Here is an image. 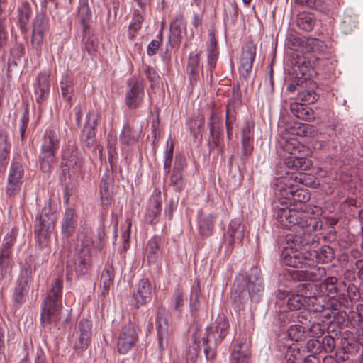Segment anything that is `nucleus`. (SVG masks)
<instances>
[{"instance_id":"nucleus-1","label":"nucleus","mask_w":363,"mask_h":363,"mask_svg":"<svg viewBox=\"0 0 363 363\" xmlns=\"http://www.w3.org/2000/svg\"><path fill=\"white\" fill-rule=\"evenodd\" d=\"M299 209L289 207L279 208L276 214L278 225L284 228H294L296 231L295 240L301 245H317L319 237L315 233L322 228V222L315 217H310L308 213Z\"/></svg>"},{"instance_id":"nucleus-2","label":"nucleus","mask_w":363,"mask_h":363,"mask_svg":"<svg viewBox=\"0 0 363 363\" xmlns=\"http://www.w3.org/2000/svg\"><path fill=\"white\" fill-rule=\"evenodd\" d=\"M263 291L261 272L258 269L253 268L247 277L240 274L236 277L232 287L231 299L240 308L249 298L258 301Z\"/></svg>"},{"instance_id":"nucleus-3","label":"nucleus","mask_w":363,"mask_h":363,"mask_svg":"<svg viewBox=\"0 0 363 363\" xmlns=\"http://www.w3.org/2000/svg\"><path fill=\"white\" fill-rule=\"evenodd\" d=\"M62 279H55L42 303L40 322L43 325L57 323L60 320L62 308Z\"/></svg>"},{"instance_id":"nucleus-4","label":"nucleus","mask_w":363,"mask_h":363,"mask_svg":"<svg viewBox=\"0 0 363 363\" xmlns=\"http://www.w3.org/2000/svg\"><path fill=\"white\" fill-rule=\"evenodd\" d=\"M229 323L224 315H219L206 328V337L203 338V343L207 346L204 348V353L207 360L213 359L216 353V346L220 344L228 333Z\"/></svg>"},{"instance_id":"nucleus-5","label":"nucleus","mask_w":363,"mask_h":363,"mask_svg":"<svg viewBox=\"0 0 363 363\" xmlns=\"http://www.w3.org/2000/svg\"><path fill=\"white\" fill-rule=\"evenodd\" d=\"M284 183L286 187L281 189V195L284 196L290 203L291 202L300 203L301 205L310 198L309 194L302 189L298 188V184L306 186H311L314 183L313 177L303 172L292 174Z\"/></svg>"},{"instance_id":"nucleus-6","label":"nucleus","mask_w":363,"mask_h":363,"mask_svg":"<svg viewBox=\"0 0 363 363\" xmlns=\"http://www.w3.org/2000/svg\"><path fill=\"white\" fill-rule=\"evenodd\" d=\"M59 144L57 133L54 130H48L44 135L39 155L40 167L44 172H49L55 164Z\"/></svg>"},{"instance_id":"nucleus-7","label":"nucleus","mask_w":363,"mask_h":363,"mask_svg":"<svg viewBox=\"0 0 363 363\" xmlns=\"http://www.w3.org/2000/svg\"><path fill=\"white\" fill-rule=\"evenodd\" d=\"M56 220V215L52 212L50 204L45 205L40 215L37 216L34 233L40 247H48Z\"/></svg>"},{"instance_id":"nucleus-8","label":"nucleus","mask_w":363,"mask_h":363,"mask_svg":"<svg viewBox=\"0 0 363 363\" xmlns=\"http://www.w3.org/2000/svg\"><path fill=\"white\" fill-rule=\"evenodd\" d=\"M295 246L298 245L300 250L293 247H286L281 254V261L284 265L297 268L308 267L306 265V252L310 245H301L299 242L294 240Z\"/></svg>"},{"instance_id":"nucleus-9","label":"nucleus","mask_w":363,"mask_h":363,"mask_svg":"<svg viewBox=\"0 0 363 363\" xmlns=\"http://www.w3.org/2000/svg\"><path fill=\"white\" fill-rule=\"evenodd\" d=\"M313 284H303L298 286V293L289 295L287 299V307L291 311H298L304 307L313 306L316 298L308 295L306 291L311 289Z\"/></svg>"},{"instance_id":"nucleus-10","label":"nucleus","mask_w":363,"mask_h":363,"mask_svg":"<svg viewBox=\"0 0 363 363\" xmlns=\"http://www.w3.org/2000/svg\"><path fill=\"white\" fill-rule=\"evenodd\" d=\"M144 95L142 80L135 77L130 79L128 82V89L125 94V104L128 107L131 109L137 108L141 104Z\"/></svg>"},{"instance_id":"nucleus-11","label":"nucleus","mask_w":363,"mask_h":363,"mask_svg":"<svg viewBox=\"0 0 363 363\" xmlns=\"http://www.w3.org/2000/svg\"><path fill=\"white\" fill-rule=\"evenodd\" d=\"M91 252L88 248H77L74 257L67 262V267L74 268L77 275L87 274L91 267Z\"/></svg>"},{"instance_id":"nucleus-12","label":"nucleus","mask_w":363,"mask_h":363,"mask_svg":"<svg viewBox=\"0 0 363 363\" xmlns=\"http://www.w3.org/2000/svg\"><path fill=\"white\" fill-rule=\"evenodd\" d=\"M49 30V20L43 13L38 14L33 22L31 44L40 52L45 35Z\"/></svg>"},{"instance_id":"nucleus-13","label":"nucleus","mask_w":363,"mask_h":363,"mask_svg":"<svg viewBox=\"0 0 363 363\" xmlns=\"http://www.w3.org/2000/svg\"><path fill=\"white\" fill-rule=\"evenodd\" d=\"M24 169L22 164L16 161L11 164L7 179L6 191L9 196H15L20 190L23 184Z\"/></svg>"},{"instance_id":"nucleus-14","label":"nucleus","mask_w":363,"mask_h":363,"mask_svg":"<svg viewBox=\"0 0 363 363\" xmlns=\"http://www.w3.org/2000/svg\"><path fill=\"white\" fill-rule=\"evenodd\" d=\"M155 324L159 349L162 352L167 347L169 337V325L166 318L165 308L162 307L157 308Z\"/></svg>"},{"instance_id":"nucleus-15","label":"nucleus","mask_w":363,"mask_h":363,"mask_svg":"<svg viewBox=\"0 0 363 363\" xmlns=\"http://www.w3.org/2000/svg\"><path fill=\"white\" fill-rule=\"evenodd\" d=\"M138 334L134 324L128 323L123 325L120 333L117 348L121 354L127 353L134 345Z\"/></svg>"},{"instance_id":"nucleus-16","label":"nucleus","mask_w":363,"mask_h":363,"mask_svg":"<svg viewBox=\"0 0 363 363\" xmlns=\"http://www.w3.org/2000/svg\"><path fill=\"white\" fill-rule=\"evenodd\" d=\"M201 50L191 52L188 57L186 73L192 86L198 82L200 74L203 73V65L201 62Z\"/></svg>"},{"instance_id":"nucleus-17","label":"nucleus","mask_w":363,"mask_h":363,"mask_svg":"<svg viewBox=\"0 0 363 363\" xmlns=\"http://www.w3.org/2000/svg\"><path fill=\"white\" fill-rule=\"evenodd\" d=\"M152 287L150 281L146 279H141L137 286L136 291L133 292V304L136 308L150 302L152 299Z\"/></svg>"},{"instance_id":"nucleus-18","label":"nucleus","mask_w":363,"mask_h":363,"mask_svg":"<svg viewBox=\"0 0 363 363\" xmlns=\"http://www.w3.org/2000/svg\"><path fill=\"white\" fill-rule=\"evenodd\" d=\"M256 56V46L252 42L246 43L242 47L240 59V74L248 77L252 69L253 62Z\"/></svg>"},{"instance_id":"nucleus-19","label":"nucleus","mask_w":363,"mask_h":363,"mask_svg":"<svg viewBox=\"0 0 363 363\" xmlns=\"http://www.w3.org/2000/svg\"><path fill=\"white\" fill-rule=\"evenodd\" d=\"M333 250L329 246L323 247L320 251L311 250L306 252V265L308 267H314L319 263H328L333 258Z\"/></svg>"},{"instance_id":"nucleus-20","label":"nucleus","mask_w":363,"mask_h":363,"mask_svg":"<svg viewBox=\"0 0 363 363\" xmlns=\"http://www.w3.org/2000/svg\"><path fill=\"white\" fill-rule=\"evenodd\" d=\"M186 30V21L181 14L177 15L170 25L169 42L172 47L178 45Z\"/></svg>"},{"instance_id":"nucleus-21","label":"nucleus","mask_w":363,"mask_h":363,"mask_svg":"<svg viewBox=\"0 0 363 363\" xmlns=\"http://www.w3.org/2000/svg\"><path fill=\"white\" fill-rule=\"evenodd\" d=\"M98 116L94 111H89L86 115V124L82 133L84 144L87 147H92L95 143V127L97 124Z\"/></svg>"},{"instance_id":"nucleus-22","label":"nucleus","mask_w":363,"mask_h":363,"mask_svg":"<svg viewBox=\"0 0 363 363\" xmlns=\"http://www.w3.org/2000/svg\"><path fill=\"white\" fill-rule=\"evenodd\" d=\"M245 228L239 218L231 220L228 224L225 237L228 243L232 245L235 243H241L244 235Z\"/></svg>"},{"instance_id":"nucleus-23","label":"nucleus","mask_w":363,"mask_h":363,"mask_svg":"<svg viewBox=\"0 0 363 363\" xmlns=\"http://www.w3.org/2000/svg\"><path fill=\"white\" fill-rule=\"evenodd\" d=\"M35 96L38 104L43 103L48 97L50 91L49 75L45 73H40L34 84Z\"/></svg>"},{"instance_id":"nucleus-24","label":"nucleus","mask_w":363,"mask_h":363,"mask_svg":"<svg viewBox=\"0 0 363 363\" xmlns=\"http://www.w3.org/2000/svg\"><path fill=\"white\" fill-rule=\"evenodd\" d=\"M254 128V122L247 121L242 129V148L243 155L246 156L250 155L253 150Z\"/></svg>"},{"instance_id":"nucleus-25","label":"nucleus","mask_w":363,"mask_h":363,"mask_svg":"<svg viewBox=\"0 0 363 363\" xmlns=\"http://www.w3.org/2000/svg\"><path fill=\"white\" fill-rule=\"evenodd\" d=\"M162 238L155 235L152 237L146 244L145 255L149 264H155L161 257Z\"/></svg>"},{"instance_id":"nucleus-26","label":"nucleus","mask_w":363,"mask_h":363,"mask_svg":"<svg viewBox=\"0 0 363 363\" xmlns=\"http://www.w3.org/2000/svg\"><path fill=\"white\" fill-rule=\"evenodd\" d=\"M77 225V217L75 211L73 208L66 209L62 220V233L64 236L70 237Z\"/></svg>"},{"instance_id":"nucleus-27","label":"nucleus","mask_w":363,"mask_h":363,"mask_svg":"<svg viewBox=\"0 0 363 363\" xmlns=\"http://www.w3.org/2000/svg\"><path fill=\"white\" fill-rule=\"evenodd\" d=\"M290 111L296 118L306 121H312L315 119V113L311 108L298 103L294 102L290 104Z\"/></svg>"},{"instance_id":"nucleus-28","label":"nucleus","mask_w":363,"mask_h":363,"mask_svg":"<svg viewBox=\"0 0 363 363\" xmlns=\"http://www.w3.org/2000/svg\"><path fill=\"white\" fill-rule=\"evenodd\" d=\"M208 126L211 143L218 146L222 133V120L213 111L211 113Z\"/></svg>"},{"instance_id":"nucleus-29","label":"nucleus","mask_w":363,"mask_h":363,"mask_svg":"<svg viewBox=\"0 0 363 363\" xmlns=\"http://www.w3.org/2000/svg\"><path fill=\"white\" fill-rule=\"evenodd\" d=\"M209 43L207 45V67L210 72L215 68L218 58L217 42L213 32H209Z\"/></svg>"},{"instance_id":"nucleus-30","label":"nucleus","mask_w":363,"mask_h":363,"mask_svg":"<svg viewBox=\"0 0 363 363\" xmlns=\"http://www.w3.org/2000/svg\"><path fill=\"white\" fill-rule=\"evenodd\" d=\"M161 197L160 195L152 197L150 199V203L145 214V219L150 223L155 222L161 213Z\"/></svg>"},{"instance_id":"nucleus-31","label":"nucleus","mask_w":363,"mask_h":363,"mask_svg":"<svg viewBox=\"0 0 363 363\" xmlns=\"http://www.w3.org/2000/svg\"><path fill=\"white\" fill-rule=\"evenodd\" d=\"M216 216L213 214L201 215L199 218V230L203 236H208L213 232Z\"/></svg>"},{"instance_id":"nucleus-32","label":"nucleus","mask_w":363,"mask_h":363,"mask_svg":"<svg viewBox=\"0 0 363 363\" xmlns=\"http://www.w3.org/2000/svg\"><path fill=\"white\" fill-rule=\"evenodd\" d=\"M140 138V132L133 130L128 123L125 124L120 135L119 140L121 143L126 145L135 144Z\"/></svg>"},{"instance_id":"nucleus-33","label":"nucleus","mask_w":363,"mask_h":363,"mask_svg":"<svg viewBox=\"0 0 363 363\" xmlns=\"http://www.w3.org/2000/svg\"><path fill=\"white\" fill-rule=\"evenodd\" d=\"M284 164L289 169L298 171H306L311 164L305 157L296 155H290L284 160Z\"/></svg>"},{"instance_id":"nucleus-34","label":"nucleus","mask_w":363,"mask_h":363,"mask_svg":"<svg viewBox=\"0 0 363 363\" xmlns=\"http://www.w3.org/2000/svg\"><path fill=\"white\" fill-rule=\"evenodd\" d=\"M230 363H250V353L242 344H239L233 347Z\"/></svg>"},{"instance_id":"nucleus-35","label":"nucleus","mask_w":363,"mask_h":363,"mask_svg":"<svg viewBox=\"0 0 363 363\" xmlns=\"http://www.w3.org/2000/svg\"><path fill=\"white\" fill-rule=\"evenodd\" d=\"M296 24L299 28L311 31L315 25V18L311 13L302 12L297 16Z\"/></svg>"},{"instance_id":"nucleus-36","label":"nucleus","mask_w":363,"mask_h":363,"mask_svg":"<svg viewBox=\"0 0 363 363\" xmlns=\"http://www.w3.org/2000/svg\"><path fill=\"white\" fill-rule=\"evenodd\" d=\"M7 251H0V274L2 278L11 276L13 262Z\"/></svg>"},{"instance_id":"nucleus-37","label":"nucleus","mask_w":363,"mask_h":363,"mask_svg":"<svg viewBox=\"0 0 363 363\" xmlns=\"http://www.w3.org/2000/svg\"><path fill=\"white\" fill-rule=\"evenodd\" d=\"M113 179L107 173L104 174L100 183L101 199L104 204H108L111 196L109 187L112 184Z\"/></svg>"},{"instance_id":"nucleus-38","label":"nucleus","mask_w":363,"mask_h":363,"mask_svg":"<svg viewBox=\"0 0 363 363\" xmlns=\"http://www.w3.org/2000/svg\"><path fill=\"white\" fill-rule=\"evenodd\" d=\"M115 272L111 265H106L102 272L101 277V286L103 287V294L108 291L112 285Z\"/></svg>"},{"instance_id":"nucleus-39","label":"nucleus","mask_w":363,"mask_h":363,"mask_svg":"<svg viewBox=\"0 0 363 363\" xmlns=\"http://www.w3.org/2000/svg\"><path fill=\"white\" fill-rule=\"evenodd\" d=\"M60 86L62 96L70 108L72 105V97L74 92L72 81L67 77H65L62 79Z\"/></svg>"},{"instance_id":"nucleus-40","label":"nucleus","mask_w":363,"mask_h":363,"mask_svg":"<svg viewBox=\"0 0 363 363\" xmlns=\"http://www.w3.org/2000/svg\"><path fill=\"white\" fill-rule=\"evenodd\" d=\"M28 289V286L18 282L13 294V301L16 306H20L26 302Z\"/></svg>"},{"instance_id":"nucleus-41","label":"nucleus","mask_w":363,"mask_h":363,"mask_svg":"<svg viewBox=\"0 0 363 363\" xmlns=\"http://www.w3.org/2000/svg\"><path fill=\"white\" fill-rule=\"evenodd\" d=\"M307 330L306 326L296 324L292 325L288 329L287 335L291 340L298 342L304 339Z\"/></svg>"},{"instance_id":"nucleus-42","label":"nucleus","mask_w":363,"mask_h":363,"mask_svg":"<svg viewBox=\"0 0 363 363\" xmlns=\"http://www.w3.org/2000/svg\"><path fill=\"white\" fill-rule=\"evenodd\" d=\"M337 279L335 277L327 278L320 284L321 291H324L328 297L334 298L337 294Z\"/></svg>"},{"instance_id":"nucleus-43","label":"nucleus","mask_w":363,"mask_h":363,"mask_svg":"<svg viewBox=\"0 0 363 363\" xmlns=\"http://www.w3.org/2000/svg\"><path fill=\"white\" fill-rule=\"evenodd\" d=\"M32 15V10L28 3L23 4L18 9V21L21 25V28L26 29L28 23L30 18Z\"/></svg>"},{"instance_id":"nucleus-44","label":"nucleus","mask_w":363,"mask_h":363,"mask_svg":"<svg viewBox=\"0 0 363 363\" xmlns=\"http://www.w3.org/2000/svg\"><path fill=\"white\" fill-rule=\"evenodd\" d=\"M201 289L199 282H196L191 287L190 296V306L192 311H196L201 306L200 301Z\"/></svg>"},{"instance_id":"nucleus-45","label":"nucleus","mask_w":363,"mask_h":363,"mask_svg":"<svg viewBox=\"0 0 363 363\" xmlns=\"http://www.w3.org/2000/svg\"><path fill=\"white\" fill-rule=\"evenodd\" d=\"M302 357L301 350L296 345L289 346L285 353V359L288 363H296Z\"/></svg>"},{"instance_id":"nucleus-46","label":"nucleus","mask_w":363,"mask_h":363,"mask_svg":"<svg viewBox=\"0 0 363 363\" xmlns=\"http://www.w3.org/2000/svg\"><path fill=\"white\" fill-rule=\"evenodd\" d=\"M200 342L194 340L186 350V358L188 362H195L201 351Z\"/></svg>"},{"instance_id":"nucleus-47","label":"nucleus","mask_w":363,"mask_h":363,"mask_svg":"<svg viewBox=\"0 0 363 363\" xmlns=\"http://www.w3.org/2000/svg\"><path fill=\"white\" fill-rule=\"evenodd\" d=\"M18 230L16 228H13L11 230L6 234L4 239L3 244L0 248V251H7L9 254H11V246L16 241Z\"/></svg>"},{"instance_id":"nucleus-48","label":"nucleus","mask_w":363,"mask_h":363,"mask_svg":"<svg viewBox=\"0 0 363 363\" xmlns=\"http://www.w3.org/2000/svg\"><path fill=\"white\" fill-rule=\"evenodd\" d=\"M318 96L313 90H303L298 94L297 99L307 104H313L318 100Z\"/></svg>"},{"instance_id":"nucleus-49","label":"nucleus","mask_w":363,"mask_h":363,"mask_svg":"<svg viewBox=\"0 0 363 363\" xmlns=\"http://www.w3.org/2000/svg\"><path fill=\"white\" fill-rule=\"evenodd\" d=\"M33 272L34 268L32 267L31 264H27L22 270L18 282L22 284L23 286H28V284L32 280Z\"/></svg>"},{"instance_id":"nucleus-50","label":"nucleus","mask_w":363,"mask_h":363,"mask_svg":"<svg viewBox=\"0 0 363 363\" xmlns=\"http://www.w3.org/2000/svg\"><path fill=\"white\" fill-rule=\"evenodd\" d=\"M236 117L234 111H231L230 106L228 105L226 108L225 114V126L227 130L228 138H231L233 125L235 122Z\"/></svg>"},{"instance_id":"nucleus-51","label":"nucleus","mask_w":363,"mask_h":363,"mask_svg":"<svg viewBox=\"0 0 363 363\" xmlns=\"http://www.w3.org/2000/svg\"><path fill=\"white\" fill-rule=\"evenodd\" d=\"M170 184L176 191H181L184 186L182 173L173 171L170 177Z\"/></svg>"},{"instance_id":"nucleus-52","label":"nucleus","mask_w":363,"mask_h":363,"mask_svg":"<svg viewBox=\"0 0 363 363\" xmlns=\"http://www.w3.org/2000/svg\"><path fill=\"white\" fill-rule=\"evenodd\" d=\"M77 149L74 145H72V150L69 149H65L63 150L62 157L64 160H67V166L71 165V163L77 164Z\"/></svg>"},{"instance_id":"nucleus-53","label":"nucleus","mask_w":363,"mask_h":363,"mask_svg":"<svg viewBox=\"0 0 363 363\" xmlns=\"http://www.w3.org/2000/svg\"><path fill=\"white\" fill-rule=\"evenodd\" d=\"M301 148L303 147L296 139H289L285 143L284 150L291 155H296V152H300Z\"/></svg>"},{"instance_id":"nucleus-54","label":"nucleus","mask_w":363,"mask_h":363,"mask_svg":"<svg viewBox=\"0 0 363 363\" xmlns=\"http://www.w3.org/2000/svg\"><path fill=\"white\" fill-rule=\"evenodd\" d=\"M311 269L306 270L308 281H316L325 275V269L323 267H311Z\"/></svg>"},{"instance_id":"nucleus-55","label":"nucleus","mask_w":363,"mask_h":363,"mask_svg":"<svg viewBox=\"0 0 363 363\" xmlns=\"http://www.w3.org/2000/svg\"><path fill=\"white\" fill-rule=\"evenodd\" d=\"M157 38H158L157 40H152L149 43L148 46H147V55L150 56H152V55H155L158 51V49L161 45L162 40V30L160 31Z\"/></svg>"},{"instance_id":"nucleus-56","label":"nucleus","mask_w":363,"mask_h":363,"mask_svg":"<svg viewBox=\"0 0 363 363\" xmlns=\"http://www.w3.org/2000/svg\"><path fill=\"white\" fill-rule=\"evenodd\" d=\"M79 239L81 245L78 248H88L89 251L91 252L93 241L89 233H81L79 235Z\"/></svg>"},{"instance_id":"nucleus-57","label":"nucleus","mask_w":363,"mask_h":363,"mask_svg":"<svg viewBox=\"0 0 363 363\" xmlns=\"http://www.w3.org/2000/svg\"><path fill=\"white\" fill-rule=\"evenodd\" d=\"M335 347V341L333 337L331 336H325L322 338L321 340V349H323L325 352L330 353L332 352Z\"/></svg>"},{"instance_id":"nucleus-58","label":"nucleus","mask_w":363,"mask_h":363,"mask_svg":"<svg viewBox=\"0 0 363 363\" xmlns=\"http://www.w3.org/2000/svg\"><path fill=\"white\" fill-rule=\"evenodd\" d=\"M6 18L5 16H0V48L6 43L7 31H6Z\"/></svg>"},{"instance_id":"nucleus-59","label":"nucleus","mask_w":363,"mask_h":363,"mask_svg":"<svg viewBox=\"0 0 363 363\" xmlns=\"http://www.w3.org/2000/svg\"><path fill=\"white\" fill-rule=\"evenodd\" d=\"M79 335L91 337V323L86 319H82L79 323Z\"/></svg>"},{"instance_id":"nucleus-60","label":"nucleus","mask_w":363,"mask_h":363,"mask_svg":"<svg viewBox=\"0 0 363 363\" xmlns=\"http://www.w3.org/2000/svg\"><path fill=\"white\" fill-rule=\"evenodd\" d=\"M308 352L312 354H318L321 351V341L316 339L309 340L306 345Z\"/></svg>"},{"instance_id":"nucleus-61","label":"nucleus","mask_w":363,"mask_h":363,"mask_svg":"<svg viewBox=\"0 0 363 363\" xmlns=\"http://www.w3.org/2000/svg\"><path fill=\"white\" fill-rule=\"evenodd\" d=\"M184 304L183 294L179 289L175 290L174 293L173 299L172 301V306L174 310H179Z\"/></svg>"},{"instance_id":"nucleus-62","label":"nucleus","mask_w":363,"mask_h":363,"mask_svg":"<svg viewBox=\"0 0 363 363\" xmlns=\"http://www.w3.org/2000/svg\"><path fill=\"white\" fill-rule=\"evenodd\" d=\"M91 337L79 335L78 338L74 342V347L77 350H84L89 345Z\"/></svg>"},{"instance_id":"nucleus-63","label":"nucleus","mask_w":363,"mask_h":363,"mask_svg":"<svg viewBox=\"0 0 363 363\" xmlns=\"http://www.w3.org/2000/svg\"><path fill=\"white\" fill-rule=\"evenodd\" d=\"M28 121H29L28 114V112L26 111L21 116V119H20L19 130H20L21 137L22 140L24 138V135H25L27 126H28Z\"/></svg>"},{"instance_id":"nucleus-64","label":"nucleus","mask_w":363,"mask_h":363,"mask_svg":"<svg viewBox=\"0 0 363 363\" xmlns=\"http://www.w3.org/2000/svg\"><path fill=\"white\" fill-rule=\"evenodd\" d=\"M143 21V18L140 14H135L133 16L132 23L130 25V30L136 32L141 28V24Z\"/></svg>"}]
</instances>
